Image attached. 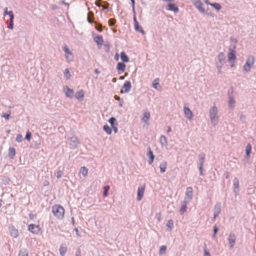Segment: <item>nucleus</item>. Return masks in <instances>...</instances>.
<instances>
[{
  "instance_id": "obj_25",
  "label": "nucleus",
  "mask_w": 256,
  "mask_h": 256,
  "mask_svg": "<svg viewBox=\"0 0 256 256\" xmlns=\"http://www.w3.org/2000/svg\"><path fill=\"white\" fill-rule=\"evenodd\" d=\"M160 143L163 146H166L168 144V142L166 138L162 135L160 136Z\"/></svg>"
},
{
  "instance_id": "obj_5",
  "label": "nucleus",
  "mask_w": 256,
  "mask_h": 256,
  "mask_svg": "<svg viewBox=\"0 0 256 256\" xmlns=\"http://www.w3.org/2000/svg\"><path fill=\"white\" fill-rule=\"evenodd\" d=\"M236 46H230L229 48V52L228 54V60L230 63H234L236 59Z\"/></svg>"
},
{
  "instance_id": "obj_53",
  "label": "nucleus",
  "mask_w": 256,
  "mask_h": 256,
  "mask_svg": "<svg viewBox=\"0 0 256 256\" xmlns=\"http://www.w3.org/2000/svg\"><path fill=\"white\" fill-rule=\"evenodd\" d=\"M235 180L236 182H234V186L236 188H238V180L236 178H235Z\"/></svg>"
},
{
  "instance_id": "obj_57",
  "label": "nucleus",
  "mask_w": 256,
  "mask_h": 256,
  "mask_svg": "<svg viewBox=\"0 0 256 256\" xmlns=\"http://www.w3.org/2000/svg\"><path fill=\"white\" fill-rule=\"evenodd\" d=\"M8 8H6L4 9V16H6V14H8Z\"/></svg>"
},
{
  "instance_id": "obj_63",
  "label": "nucleus",
  "mask_w": 256,
  "mask_h": 256,
  "mask_svg": "<svg viewBox=\"0 0 256 256\" xmlns=\"http://www.w3.org/2000/svg\"><path fill=\"white\" fill-rule=\"evenodd\" d=\"M95 4H96V6H98V7H101V6H102V5L100 2H95Z\"/></svg>"
},
{
  "instance_id": "obj_3",
  "label": "nucleus",
  "mask_w": 256,
  "mask_h": 256,
  "mask_svg": "<svg viewBox=\"0 0 256 256\" xmlns=\"http://www.w3.org/2000/svg\"><path fill=\"white\" fill-rule=\"evenodd\" d=\"M52 212L58 218L62 219L64 214V210L62 206L60 205H54L52 206Z\"/></svg>"
},
{
  "instance_id": "obj_45",
  "label": "nucleus",
  "mask_w": 256,
  "mask_h": 256,
  "mask_svg": "<svg viewBox=\"0 0 256 256\" xmlns=\"http://www.w3.org/2000/svg\"><path fill=\"white\" fill-rule=\"evenodd\" d=\"M235 102L234 100L232 98H230L229 100V106L230 107H234V104Z\"/></svg>"
},
{
  "instance_id": "obj_33",
  "label": "nucleus",
  "mask_w": 256,
  "mask_h": 256,
  "mask_svg": "<svg viewBox=\"0 0 256 256\" xmlns=\"http://www.w3.org/2000/svg\"><path fill=\"white\" fill-rule=\"evenodd\" d=\"M173 226H174V222H173L172 220H168L167 224H166V226L169 228L170 230H172Z\"/></svg>"
},
{
  "instance_id": "obj_61",
  "label": "nucleus",
  "mask_w": 256,
  "mask_h": 256,
  "mask_svg": "<svg viewBox=\"0 0 256 256\" xmlns=\"http://www.w3.org/2000/svg\"><path fill=\"white\" fill-rule=\"evenodd\" d=\"M132 11L134 16L136 15V10H135V6H132Z\"/></svg>"
},
{
  "instance_id": "obj_8",
  "label": "nucleus",
  "mask_w": 256,
  "mask_h": 256,
  "mask_svg": "<svg viewBox=\"0 0 256 256\" xmlns=\"http://www.w3.org/2000/svg\"><path fill=\"white\" fill-rule=\"evenodd\" d=\"M28 230L33 234H38L40 232V228L39 225L30 224L28 226Z\"/></svg>"
},
{
  "instance_id": "obj_2",
  "label": "nucleus",
  "mask_w": 256,
  "mask_h": 256,
  "mask_svg": "<svg viewBox=\"0 0 256 256\" xmlns=\"http://www.w3.org/2000/svg\"><path fill=\"white\" fill-rule=\"evenodd\" d=\"M254 57L252 55H248L247 57L246 62L242 68L244 72L245 73L250 72L251 68H254Z\"/></svg>"
},
{
  "instance_id": "obj_59",
  "label": "nucleus",
  "mask_w": 256,
  "mask_h": 256,
  "mask_svg": "<svg viewBox=\"0 0 256 256\" xmlns=\"http://www.w3.org/2000/svg\"><path fill=\"white\" fill-rule=\"evenodd\" d=\"M8 28L10 30H12L14 28V24H9V25H8Z\"/></svg>"
},
{
  "instance_id": "obj_40",
  "label": "nucleus",
  "mask_w": 256,
  "mask_h": 256,
  "mask_svg": "<svg viewBox=\"0 0 256 256\" xmlns=\"http://www.w3.org/2000/svg\"><path fill=\"white\" fill-rule=\"evenodd\" d=\"M204 157H205V156H204V154H200V156H199L200 160V164H204Z\"/></svg>"
},
{
  "instance_id": "obj_42",
  "label": "nucleus",
  "mask_w": 256,
  "mask_h": 256,
  "mask_svg": "<svg viewBox=\"0 0 256 256\" xmlns=\"http://www.w3.org/2000/svg\"><path fill=\"white\" fill-rule=\"evenodd\" d=\"M10 16V20H14V14L12 11L10 10L8 12V14Z\"/></svg>"
},
{
  "instance_id": "obj_41",
  "label": "nucleus",
  "mask_w": 256,
  "mask_h": 256,
  "mask_svg": "<svg viewBox=\"0 0 256 256\" xmlns=\"http://www.w3.org/2000/svg\"><path fill=\"white\" fill-rule=\"evenodd\" d=\"M116 20L114 18H110L108 20V24L110 26H113L115 24Z\"/></svg>"
},
{
  "instance_id": "obj_36",
  "label": "nucleus",
  "mask_w": 256,
  "mask_h": 256,
  "mask_svg": "<svg viewBox=\"0 0 256 256\" xmlns=\"http://www.w3.org/2000/svg\"><path fill=\"white\" fill-rule=\"evenodd\" d=\"M159 80L158 78L155 79L152 82V87L156 89H158V86H160Z\"/></svg>"
},
{
  "instance_id": "obj_54",
  "label": "nucleus",
  "mask_w": 256,
  "mask_h": 256,
  "mask_svg": "<svg viewBox=\"0 0 256 256\" xmlns=\"http://www.w3.org/2000/svg\"><path fill=\"white\" fill-rule=\"evenodd\" d=\"M204 256H210V252L207 250L206 248L204 249Z\"/></svg>"
},
{
  "instance_id": "obj_64",
  "label": "nucleus",
  "mask_w": 256,
  "mask_h": 256,
  "mask_svg": "<svg viewBox=\"0 0 256 256\" xmlns=\"http://www.w3.org/2000/svg\"><path fill=\"white\" fill-rule=\"evenodd\" d=\"M114 59L116 60H118V54H116L115 56H114Z\"/></svg>"
},
{
  "instance_id": "obj_48",
  "label": "nucleus",
  "mask_w": 256,
  "mask_h": 256,
  "mask_svg": "<svg viewBox=\"0 0 256 256\" xmlns=\"http://www.w3.org/2000/svg\"><path fill=\"white\" fill-rule=\"evenodd\" d=\"M104 5L102 6V10H105L108 9V6H109V4L106 2H104Z\"/></svg>"
},
{
  "instance_id": "obj_19",
  "label": "nucleus",
  "mask_w": 256,
  "mask_h": 256,
  "mask_svg": "<svg viewBox=\"0 0 256 256\" xmlns=\"http://www.w3.org/2000/svg\"><path fill=\"white\" fill-rule=\"evenodd\" d=\"M94 42L98 45L102 46L103 44L104 40L102 36H96L94 38Z\"/></svg>"
},
{
  "instance_id": "obj_31",
  "label": "nucleus",
  "mask_w": 256,
  "mask_h": 256,
  "mask_svg": "<svg viewBox=\"0 0 256 256\" xmlns=\"http://www.w3.org/2000/svg\"><path fill=\"white\" fill-rule=\"evenodd\" d=\"M18 256H28V252L26 249H22L20 251Z\"/></svg>"
},
{
  "instance_id": "obj_4",
  "label": "nucleus",
  "mask_w": 256,
  "mask_h": 256,
  "mask_svg": "<svg viewBox=\"0 0 256 256\" xmlns=\"http://www.w3.org/2000/svg\"><path fill=\"white\" fill-rule=\"evenodd\" d=\"M218 109L215 106L212 108L210 111V120L214 125H216L218 121Z\"/></svg>"
},
{
  "instance_id": "obj_37",
  "label": "nucleus",
  "mask_w": 256,
  "mask_h": 256,
  "mask_svg": "<svg viewBox=\"0 0 256 256\" xmlns=\"http://www.w3.org/2000/svg\"><path fill=\"white\" fill-rule=\"evenodd\" d=\"M104 196L106 197L108 196V192L110 190V186H104Z\"/></svg>"
},
{
  "instance_id": "obj_29",
  "label": "nucleus",
  "mask_w": 256,
  "mask_h": 256,
  "mask_svg": "<svg viewBox=\"0 0 256 256\" xmlns=\"http://www.w3.org/2000/svg\"><path fill=\"white\" fill-rule=\"evenodd\" d=\"M80 172L84 176H86L88 174V170L85 166H82L80 170Z\"/></svg>"
},
{
  "instance_id": "obj_21",
  "label": "nucleus",
  "mask_w": 256,
  "mask_h": 256,
  "mask_svg": "<svg viewBox=\"0 0 256 256\" xmlns=\"http://www.w3.org/2000/svg\"><path fill=\"white\" fill-rule=\"evenodd\" d=\"M120 58L122 62H127L129 61V58L124 52H120Z\"/></svg>"
},
{
  "instance_id": "obj_22",
  "label": "nucleus",
  "mask_w": 256,
  "mask_h": 256,
  "mask_svg": "<svg viewBox=\"0 0 256 256\" xmlns=\"http://www.w3.org/2000/svg\"><path fill=\"white\" fill-rule=\"evenodd\" d=\"M94 14L92 12H89L88 14L87 20L90 24L94 22Z\"/></svg>"
},
{
  "instance_id": "obj_50",
  "label": "nucleus",
  "mask_w": 256,
  "mask_h": 256,
  "mask_svg": "<svg viewBox=\"0 0 256 256\" xmlns=\"http://www.w3.org/2000/svg\"><path fill=\"white\" fill-rule=\"evenodd\" d=\"M31 136H32L31 133L29 131L26 134V138L27 140H30L31 138Z\"/></svg>"
},
{
  "instance_id": "obj_51",
  "label": "nucleus",
  "mask_w": 256,
  "mask_h": 256,
  "mask_svg": "<svg viewBox=\"0 0 256 256\" xmlns=\"http://www.w3.org/2000/svg\"><path fill=\"white\" fill-rule=\"evenodd\" d=\"M96 30L102 32V26L100 24H96Z\"/></svg>"
},
{
  "instance_id": "obj_46",
  "label": "nucleus",
  "mask_w": 256,
  "mask_h": 256,
  "mask_svg": "<svg viewBox=\"0 0 256 256\" xmlns=\"http://www.w3.org/2000/svg\"><path fill=\"white\" fill-rule=\"evenodd\" d=\"M10 113H3L2 115V116L5 118L6 120H8L10 118Z\"/></svg>"
},
{
  "instance_id": "obj_12",
  "label": "nucleus",
  "mask_w": 256,
  "mask_h": 256,
  "mask_svg": "<svg viewBox=\"0 0 256 256\" xmlns=\"http://www.w3.org/2000/svg\"><path fill=\"white\" fill-rule=\"evenodd\" d=\"M131 88V83L130 81H126L124 84L122 86V88L121 90V92L122 93L124 92H128L130 91Z\"/></svg>"
},
{
  "instance_id": "obj_28",
  "label": "nucleus",
  "mask_w": 256,
  "mask_h": 256,
  "mask_svg": "<svg viewBox=\"0 0 256 256\" xmlns=\"http://www.w3.org/2000/svg\"><path fill=\"white\" fill-rule=\"evenodd\" d=\"M251 150H252V146H251L250 144H247L246 149V156L248 158L250 156V154L251 152Z\"/></svg>"
},
{
  "instance_id": "obj_62",
  "label": "nucleus",
  "mask_w": 256,
  "mask_h": 256,
  "mask_svg": "<svg viewBox=\"0 0 256 256\" xmlns=\"http://www.w3.org/2000/svg\"><path fill=\"white\" fill-rule=\"evenodd\" d=\"M204 2L206 4L208 5H210V6H211V4H212V3H210L208 0H204Z\"/></svg>"
},
{
  "instance_id": "obj_6",
  "label": "nucleus",
  "mask_w": 256,
  "mask_h": 256,
  "mask_svg": "<svg viewBox=\"0 0 256 256\" xmlns=\"http://www.w3.org/2000/svg\"><path fill=\"white\" fill-rule=\"evenodd\" d=\"M62 50L65 54V58L66 60L68 62H70L74 60V54L70 50L68 47L66 45H64L62 46Z\"/></svg>"
},
{
  "instance_id": "obj_26",
  "label": "nucleus",
  "mask_w": 256,
  "mask_h": 256,
  "mask_svg": "<svg viewBox=\"0 0 256 256\" xmlns=\"http://www.w3.org/2000/svg\"><path fill=\"white\" fill-rule=\"evenodd\" d=\"M67 248L66 246H61L60 248V252L61 256H64L66 252Z\"/></svg>"
},
{
  "instance_id": "obj_11",
  "label": "nucleus",
  "mask_w": 256,
  "mask_h": 256,
  "mask_svg": "<svg viewBox=\"0 0 256 256\" xmlns=\"http://www.w3.org/2000/svg\"><path fill=\"white\" fill-rule=\"evenodd\" d=\"M166 9L168 10L173 11L174 12H178L179 9L177 6L174 4H168L166 8Z\"/></svg>"
},
{
  "instance_id": "obj_58",
  "label": "nucleus",
  "mask_w": 256,
  "mask_h": 256,
  "mask_svg": "<svg viewBox=\"0 0 256 256\" xmlns=\"http://www.w3.org/2000/svg\"><path fill=\"white\" fill-rule=\"evenodd\" d=\"M230 40L232 42H234L235 44L238 42L236 39L235 38H230Z\"/></svg>"
},
{
  "instance_id": "obj_30",
  "label": "nucleus",
  "mask_w": 256,
  "mask_h": 256,
  "mask_svg": "<svg viewBox=\"0 0 256 256\" xmlns=\"http://www.w3.org/2000/svg\"><path fill=\"white\" fill-rule=\"evenodd\" d=\"M103 129L108 134H112V129L108 125H104L103 126Z\"/></svg>"
},
{
  "instance_id": "obj_60",
  "label": "nucleus",
  "mask_w": 256,
  "mask_h": 256,
  "mask_svg": "<svg viewBox=\"0 0 256 256\" xmlns=\"http://www.w3.org/2000/svg\"><path fill=\"white\" fill-rule=\"evenodd\" d=\"M214 236H216V234L218 230V228H217L216 226H214Z\"/></svg>"
},
{
  "instance_id": "obj_47",
  "label": "nucleus",
  "mask_w": 256,
  "mask_h": 256,
  "mask_svg": "<svg viewBox=\"0 0 256 256\" xmlns=\"http://www.w3.org/2000/svg\"><path fill=\"white\" fill-rule=\"evenodd\" d=\"M84 91L82 90H80L76 92V96H84Z\"/></svg>"
},
{
  "instance_id": "obj_23",
  "label": "nucleus",
  "mask_w": 256,
  "mask_h": 256,
  "mask_svg": "<svg viewBox=\"0 0 256 256\" xmlns=\"http://www.w3.org/2000/svg\"><path fill=\"white\" fill-rule=\"evenodd\" d=\"M16 155V150L14 148H10L8 150V156L10 158H13Z\"/></svg>"
},
{
  "instance_id": "obj_27",
  "label": "nucleus",
  "mask_w": 256,
  "mask_h": 256,
  "mask_svg": "<svg viewBox=\"0 0 256 256\" xmlns=\"http://www.w3.org/2000/svg\"><path fill=\"white\" fill-rule=\"evenodd\" d=\"M64 91L66 96H70L74 93L73 90L68 88V87H66V88H64Z\"/></svg>"
},
{
  "instance_id": "obj_15",
  "label": "nucleus",
  "mask_w": 256,
  "mask_h": 256,
  "mask_svg": "<svg viewBox=\"0 0 256 256\" xmlns=\"http://www.w3.org/2000/svg\"><path fill=\"white\" fill-rule=\"evenodd\" d=\"M188 202L186 201H184L182 203V206L180 209V212L181 214H183L185 212H186L187 210V204Z\"/></svg>"
},
{
  "instance_id": "obj_34",
  "label": "nucleus",
  "mask_w": 256,
  "mask_h": 256,
  "mask_svg": "<svg viewBox=\"0 0 256 256\" xmlns=\"http://www.w3.org/2000/svg\"><path fill=\"white\" fill-rule=\"evenodd\" d=\"M211 6H212L218 10H220L222 8L221 5L220 4L216 2L212 3V4H211Z\"/></svg>"
},
{
  "instance_id": "obj_43",
  "label": "nucleus",
  "mask_w": 256,
  "mask_h": 256,
  "mask_svg": "<svg viewBox=\"0 0 256 256\" xmlns=\"http://www.w3.org/2000/svg\"><path fill=\"white\" fill-rule=\"evenodd\" d=\"M10 16V20H14V14L12 11L10 10L8 12V14Z\"/></svg>"
},
{
  "instance_id": "obj_49",
  "label": "nucleus",
  "mask_w": 256,
  "mask_h": 256,
  "mask_svg": "<svg viewBox=\"0 0 256 256\" xmlns=\"http://www.w3.org/2000/svg\"><path fill=\"white\" fill-rule=\"evenodd\" d=\"M62 170H58L56 173V176L59 178L62 177Z\"/></svg>"
},
{
  "instance_id": "obj_20",
  "label": "nucleus",
  "mask_w": 256,
  "mask_h": 256,
  "mask_svg": "<svg viewBox=\"0 0 256 256\" xmlns=\"http://www.w3.org/2000/svg\"><path fill=\"white\" fill-rule=\"evenodd\" d=\"M147 155L150 158V160L148 161V164H151L154 161V156L150 148H148V152Z\"/></svg>"
},
{
  "instance_id": "obj_10",
  "label": "nucleus",
  "mask_w": 256,
  "mask_h": 256,
  "mask_svg": "<svg viewBox=\"0 0 256 256\" xmlns=\"http://www.w3.org/2000/svg\"><path fill=\"white\" fill-rule=\"evenodd\" d=\"M144 190H145V186L144 185L140 186L138 188V200L140 201L142 199V198L144 196Z\"/></svg>"
},
{
  "instance_id": "obj_24",
  "label": "nucleus",
  "mask_w": 256,
  "mask_h": 256,
  "mask_svg": "<svg viewBox=\"0 0 256 256\" xmlns=\"http://www.w3.org/2000/svg\"><path fill=\"white\" fill-rule=\"evenodd\" d=\"M135 30L137 32H138L142 34H144V31L143 30L142 28L140 26L139 24H134Z\"/></svg>"
},
{
  "instance_id": "obj_14",
  "label": "nucleus",
  "mask_w": 256,
  "mask_h": 256,
  "mask_svg": "<svg viewBox=\"0 0 256 256\" xmlns=\"http://www.w3.org/2000/svg\"><path fill=\"white\" fill-rule=\"evenodd\" d=\"M126 64L124 62H118L116 66V68L118 74H120L124 72Z\"/></svg>"
},
{
  "instance_id": "obj_17",
  "label": "nucleus",
  "mask_w": 256,
  "mask_h": 256,
  "mask_svg": "<svg viewBox=\"0 0 256 256\" xmlns=\"http://www.w3.org/2000/svg\"><path fill=\"white\" fill-rule=\"evenodd\" d=\"M150 118V113L148 111H144V112L143 117L142 118V120L146 123L148 124V122Z\"/></svg>"
},
{
  "instance_id": "obj_56",
  "label": "nucleus",
  "mask_w": 256,
  "mask_h": 256,
  "mask_svg": "<svg viewBox=\"0 0 256 256\" xmlns=\"http://www.w3.org/2000/svg\"><path fill=\"white\" fill-rule=\"evenodd\" d=\"M134 24L138 23V20H136V15H134Z\"/></svg>"
},
{
  "instance_id": "obj_55",
  "label": "nucleus",
  "mask_w": 256,
  "mask_h": 256,
  "mask_svg": "<svg viewBox=\"0 0 256 256\" xmlns=\"http://www.w3.org/2000/svg\"><path fill=\"white\" fill-rule=\"evenodd\" d=\"M76 256H81V251L80 249H78L76 253Z\"/></svg>"
},
{
  "instance_id": "obj_18",
  "label": "nucleus",
  "mask_w": 256,
  "mask_h": 256,
  "mask_svg": "<svg viewBox=\"0 0 256 256\" xmlns=\"http://www.w3.org/2000/svg\"><path fill=\"white\" fill-rule=\"evenodd\" d=\"M167 162L166 161L162 162L160 165V171L162 173H164L166 172L167 168Z\"/></svg>"
},
{
  "instance_id": "obj_32",
  "label": "nucleus",
  "mask_w": 256,
  "mask_h": 256,
  "mask_svg": "<svg viewBox=\"0 0 256 256\" xmlns=\"http://www.w3.org/2000/svg\"><path fill=\"white\" fill-rule=\"evenodd\" d=\"M64 76L66 79H70L71 77L70 72L68 68H66L64 71Z\"/></svg>"
},
{
  "instance_id": "obj_7",
  "label": "nucleus",
  "mask_w": 256,
  "mask_h": 256,
  "mask_svg": "<svg viewBox=\"0 0 256 256\" xmlns=\"http://www.w3.org/2000/svg\"><path fill=\"white\" fill-rule=\"evenodd\" d=\"M192 4L200 13L205 14L206 10L203 7L204 4L200 0H194Z\"/></svg>"
},
{
  "instance_id": "obj_44",
  "label": "nucleus",
  "mask_w": 256,
  "mask_h": 256,
  "mask_svg": "<svg viewBox=\"0 0 256 256\" xmlns=\"http://www.w3.org/2000/svg\"><path fill=\"white\" fill-rule=\"evenodd\" d=\"M22 140H23V137L22 134H19L17 135L16 138V140L18 142H20Z\"/></svg>"
},
{
  "instance_id": "obj_1",
  "label": "nucleus",
  "mask_w": 256,
  "mask_h": 256,
  "mask_svg": "<svg viewBox=\"0 0 256 256\" xmlns=\"http://www.w3.org/2000/svg\"><path fill=\"white\" fill-rule=\"evenodd\" d=\"M218 61L216 62V66L218 74H222V69L225 63L226 58L225 54L223 52H220L218 55Z\"/></svg>"
},
{
  "instance_id": "obj_38",
  "label": "nucleus",
  "mask_w": 256,
  "mask_h": 256,
  "mask_svg": "<svg viewBox=\"0 0 256 256\" xmlns=\"http://www.w3.org/2000/svg\"><path fill=\"white\" fill-rule=\"evenodd\" d=\"M166 250V246H162L160 248L159 252L160 254H165Z\"/></svg>"
},
{
  "instance_id": "obj_13",
  "label": "nucleus",
  "mask_w": 256,
  "mask_h": 256,
  "mask_svg": "<svg viewBox=\"0 0 256 256\" xmlns=\"http://www.w3.org/2000/svg\"><path fill=\"white\" fill-rule=\"evenodd\" d=\"M184 113L186 116L189 120H192L193 117V114L190 109L187 107H184Z\"/></svg>"
},
{
  "instance_id": "obj_39",
  "label": "nucleus",
  "mask_w": 256,
  "mask_h": 256,
  "mask_svg": "<svg viewBox=\"0 0 256 256\" xmlns=\"http://www.w3.org/2000/svg\"><path fill=\"white\" fill-rule=\"evenodd\" d=\"M12 236L14 238H16L18 235V230L16 229H12L11 232Z\"/></svg>"
},
{
  "instance_id": "obj_35",
  "label": "nucleus",
  "mask_w": 256,
  "mask_h": 256,
  "mask_svg": "<svg viewBox=\"0 0 256 256\" xmlns=\"http://www.w3.org/2000/svg\"><path fill=\"white\" fill-rule=\"evenodd\" d=\"M108 122L112 126H115L116 123H117L116 120L114 117L110 118L108 120Z\"/></svg>"
},
{
  "instance_id": "obj_16",
  "label": "nucleus",
  "mask_w": 256,
  "mask_h": 256,
  "mask_svg": "<svg viewBox=\"0 0 256 256\" xmlns=\"http://www.w3.org/2000/svg\"><path fill=\"white\" fill-rule=\"evenodd\" d=\"M193 190L192 187H188L186 188V196L189 200H191L192 198Z\"/></svg>"
},
{
  "instance_id": "obj_52",
  "label": "nucleus",
  "mask_w": 256,
  "mask_h": 256,
  "mask_svg": "<svg viewBox=\"0 0 256 256\" xmlns=\"http://www.w3.org/2000/svg\"><path fill=\"white\" fill-rule=\"evenodd\" d=\"M117 125L118 123H116L115 126H112L115 133H117L118 132V128L116 126Z\"/></svg>"
},
{
  "instance_id": "obj_9",
  "label": "nucleus",
  "mask_w": 256,
  "mask_h": 256,
  "mask_svg": "<svg viewBox=\"0 0 256 256\" xmlns=\"http://www.w3.org/2000/svg\"><path fill=\"white\" fill-rule=\"evenodd\" d=\"M228 244L230 245V248H233L236 242V234L234 233H230L228 236Z\"/></svg>"
}]
</instances>
